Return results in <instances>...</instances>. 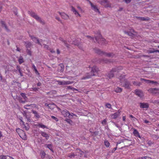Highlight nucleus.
I'll use <instances>...</instances> for the list:
<instances>
[{
    "label": "nucleus",
    "mask_w": 159,
    "mask_h": 159,
    "mask_svg": "<svg viewBox=\"0 0 159 159\" xmlns=\"http://www.w3.org/2000/svg\"><path fill=\"white\" fill-rule=\"evenodd\" d=\"M124 75H121L119 77V79L120 80V83H121L120 85L126 88H129V86L130 85V83L128 82L126 80H124Z\"/></svg>",
    "instance_id": "nucleus-1"
},
{
    "label": "nucleus",
    "mask_w": 159,
    "mask_h": 159,
    "mask_svg": "<svg viewBox=\"0 0 159 159\" xmlns=\"http://www.w3.org/2000/svg\"><path fill=\"white\" fill-rule=\"evenodd\" d=\"M29 13L31 16L34 18L42 24H44L45 23L44 21L42 19L36 14L32 11H29Z\"/></svg>",
    "instance_id": "nucleus-2"
},
{
    "label": "nucleus",
    "mask_w": 159,
    "mask_h": 159,
    "mask_svg": "<svg viewBox=\"0 0 159 159\" xmlns=\"http://www.w3.org/2000/svg\"><path fill=\"white\" fill-rule=\"evenodd\" d=\"M96 52L97 53L101 54L105 56L108 57H112L114 56V54L112 53H107L102 51L101 50L99 49H98L96 50Z\"/></svg>",
    "instance_id": "nucleus-3"
},
{
    "label": "nucleus",
    "mask_w": 159,
    "mask_h": 159,
    "mask_svg": "<svg viewBox=\"0 0 159 159\" xmlns=\"http://www.w3.org/2000/svg\"><path fill=\"white\" fill-rule=\"evenodd\" d=\"M98 68L96 66H93L92 68L91 71V75H90L88 76H87L85 78H84V79H88L91 77V76L94 75L95 73L98 72Z\"/></svg>",
    "instance_id": "nucleus-4"
},
{
    "label": "nucleus",
    "mask_w": 159,
    "mask_h": 159,
    "mask_svg": "<svg viewBox=\"0 0 159 159\" xmlns=\"http://www.w3.org/2000/svg\"><path fill=\"white\" fill-rule=\"evenodd\" d=\"M118 69L117 68L113 69L109 73H107V75L108 78L110 79L113 77L115 73H116V72H118Z\"/></svg>",
    "instance_id": "nucleus-5"
},
{
    "label": "nucleus",
    "mask_w": 159,
    "mask_h": 159,
    "mask_svg": "<svg viewBox=\"0 0 159 159\" xmlns=\"http://www.w3.org/2000/svg\"><path fill=\"white\" fill-rule=\"evenodd\" d=\"M99 2L101 5L106 7H110L111 6V4L107 0H102L100 1Z\"/></svg>",
    "instance_id": "nucleus-6"
},
{
    "label": "nucleus",
    "mask_w": 159,
    "mask_h": 159,
    "mask_svg": "<svg viewBox=\"0 0 159 159\" xmlns=\"http://www.w3.org/2000/svg\"><path fill=\"white\" fill-rule=\"evenodd\" d=\"M20 134H19L20 136L23 140H26L27 139V136L24 131L21 129H19Z\"/></svg>",
    "instance_id": "nucleus-7"
},
{
    "label": "nucleus",
    "mask_w": 159,
    "mask_h": 159,
    "mask_svg": "<svg viewBox=\"0 0 159 159\" xmlns=\"http://www.w3.org/2000/svg\"><path fill=\"white\" fill-rule=\"evenodd\" d=\"M30 37L31 39L33 40V41H34L35 43H37L39 44L42 45L41 43L43 41V40L42 39L40 40H39L36 38L30 35Z\"/></svg>",
    "instance_id": "nucleus-8"
},
{
    "label": "nucleus",
    "mask_w": 159,
    "mask_h": 159,
    "mask_svg": "<svg viewBox=\"0 0 159 159\" xmlns=\"http://www.w3.org/2000/svg\"><path fill=\"white\" fill-rule=\"evenodd\" d=\"M22 117L20 118V124L22 126H23V128H24L25 130H28L29 128V127L28 125L27 124V125H25L24 122L22 120Z\"/></svg>",
    "instance_id": "nucleus-9"
},
{
    "label": "nucleus",
    "mask_w": 159,
    "mask_h": 159,
    "mask_svg": "<svg viewBox=\"0 0 159 159\" xmlns=\"http://www.w3.org/2000/svg\"><path fill=\"white\" fill-rule=\"evenodd\" d=\"M140 107L142 108H148L149 107V104L147 102L140 103Z\"/></svg>",
    "instance_id": "nucleus-10"
},
{
    "label": "nucleus",
    "mask_w": 159,
    "mask_h": 159,
    "mask_svg": "<svg viewBox=\"0 0 159 159\" xmlns=\"http://www.w3.org/2000/svg\"><path fill=\"white\" fill-rule=\"evenodd\" d=\"M61 114L65 117L70 116V113L67 110H63L61 111Z\"/></svg>",
    "instance_id": "nucleus-11"
},
{
    "label": "nucleus",
    "mask_w": 159,
    "mask_h": 159,
    "mask_svg": "<svg viewBox=\"0 0 159 159\" xmlns=\"http://www.w3.org/2000/svg\"><path fill=\"white\" fill-rule=\"evenodd\" d=\"M120 112L118 111L117 112L113 114H112L110 115L111 118L113 119H116L118 116L120 115Z\"/></svg>",
    "instance_id": "nucleus-12"
},
{
    "label": "nucleus",
    "mask_w": 159,
    "mask_h": 159,
    "mask_svg": "<svg viewBox=\"0 0 159 159\" xmlns=\"http://www.w3.org/2000/svg\"><path fill=\"white\" fill-rule=\"evenodd\" d=\"M148 91L150 93H151L153 94H156L159 91V90L155 88H150Z\"/></svg>",
    "instance_id": "nucleus-13"
},
{
    "label": "nucleus",
    "mask_w": 159,
    "mask_h": 159,
    "mask_svg": "<svg viewBox=\"0 0 159 159\" xmlns=\"http://www.w3.org/2000/svg\"><path fill=\"white\" fill-rule=\"evenodd\" d=\"M36 106V105H35V104L26 105L24 106V108L27 109H31L34 107H35Z\"/></svg>",
    "instance_id": "nucleus-14"
},
{
    "label": "nucleus",
    "mask_w": 159,
    "mask_h": 159,
    "mask_svg": "<svg viewBox=\"0 0 159 159\" xmlns=\"http://www.w3.org/2000/svg\"><path fill=\"white\" fill-rule=\"evenodd\" d=\"M58 13L61 16L62 18L64 19H67L69 18V16L64 13H61L60 12H58Z\"/></svg>",
    "instance_id": "nucleus-15"
},
{
    "label": "nucleus",
    "mask_w": 159,
    "mask_h": 159,
    "mask_svg": "<svg viewBox=\"0 0 159 159\" xmlns=\"http://www.w3.org/2000/svg\"><path fill=\"white\" fill-rule=\"evenodd\" d=\"M71 11L77 17L81 16L80 14H79L78 11L73 7H71Z\"/></svg>",
    "instance_id": "nucleus-16"
},
{
    "label": "nucleus",
    "mask_w": 159,
    "mask_h": 159,
    "mask_svg": "<svg viewBox=\"0 0 159 159\" xmlns=\"http://www.w3.org/2000/svg\"><path fill=\"white\" fill-rule=\"evenodd\" d=\"M90 4L91 6L92 9L96 12H99V11L96 5H93L91 2H90Z\"/></svg>",
    "instance_id": "nucleus-17"
},
{
    "label": "nucleus",
    "mask_w": 159,
    "mask_h": 159,
    "mask_svg": "<svg viewBox=\"0 0 159 159\" xmlns=\"http://www.w3.org/2000/svg\"><path fill=\"white\" fill-rule=\"evenodd\" d=\"M40 133L42 136L44 137L46 139H48L49 138V135L45 132L43 131H41L40 132Z\"/></svg>",
    "instance_id": "nucleus-18"
},
{
    "label": "nucleus",
    "mask_w": 159,
    "mask_h": 159,
    "mask_svg": "<svg viewBox=\"0 0 159 159\" xmlns=\"http://www.w3.org/2000/svg\"><path fill=\"white\" fill-rule=\"evenodd\" d=\"M135 93L137 95L140 97H142L143 95L142 92L140 90H136Z\"/></svg>",
    "instance_id": "nucleus-19"
},
{
    "label": "nucleus",
    "mask_w": 159,
    "mask_h": 159,
    "mask_svg": "<svg viewBox=\"0 0 159 159\" xmlns=\"http://www.w3.org/2000/svg\"><path fill=\"white\" fill-rule=\"evenodd\" d=\"M45 105L48 107V108L51 109H53L56 107V105L53 103L47 104H45Z\"/></svg>",
    "instance_id": "nucleus-20"
},
{
    "label": "nucleus",
    "mask_w": 159,
    "mask_h": 159,
    "mask_svg": "<svg viewBox=\"0 0 159 159\" xmlns=\"http://www.w3.org/2000/svg\"><path fill=\"white\" fill-rule=\"evenodd\" d=\"M1 24L2 26L3 27H4L6 30L7 31H9V30L7 28V26L6 25L5 22L3 21H1Z\"/></svg>",
    "instance_id": "nucleus-21"
},
{
    "label": "nucleus",
    "mask_w": 159,
    "mask_h": 159,
    "mask_svg": "<svg viewBox=\"0 0 159 159\" xmlns=\"http://www.w3.org/2000/svg\"><path fill=\"white\" fill-rule=\"evenodd\" d=\"M78 154L75 153H70L68 154L67 156L70 158H72L76 156L79 155Z\"/></svg>",
    "instance_id": "nucleus-22"
},
{
    "label": "nucleus",
    "mask_w": 159,
    "mask_h": 159,
    "mask_svg": "<svg viewBox=\"0 0 159 159\" xmlns=\"http://www.w3.org/2000/svg\"><path fill=\"white\" fill-rule=\"evenodd\" d=\"M133 134H134V135L135 136H136L138 137L139 138H140V137L139 134V133L138 132V131L136 129H134Z\"/></svg>",
    "instance_id": "nucleus-23"
},
{
    "label": "nucleus",
    "mask_w": 159,
    "mask_h": 159,
    "mask_svg": "<svg viewBox=\"0 0 159 159\" xmlns=\"http://www.w3.org/2000/svg\"><path fill=\"white\" fill-rule=\"evenodd\" d=\"M32 113L34 114L36 117L37 118H39L40 117L39 115L36 111L32 110Z\"/></svg>",
    "instance_id": "nucleus-24"
},
{
    "label": "nucleus",
    "mask_w": 159,
    "mask_h": 159,
    "mask_svg": "<svg viewBox=\"0 0 159 159\" xmlns=\"http://www.w3.org/2000/svg\"><path fill=\"white\" fill-rule=\"evenodd\" d=\"M122 91V89L120 87H117L114 89V91L116 93H120Z\"/></svg>",
    "instance_id": "nucleus-25"
},
{
    "label": "nucleus",
    "mask_w": 159,
    "mask_h": 159,
    "mask_svg": "<svg viewBox=\"0 0 159 159\" xmlns=\"http://www.w3.org/2000/svg\"><path fill=\"white\" fill-rule=\"evenodd\" d=\"M32 67L33 68V69H34V70L35 71V73L38 75H39V73L38 72V71L36 68V67H35V65H34V64H32Z\"/></svg>",
    "instance_id": "nucleus-26"
},
{
    "label": "nucleus",
    "mask_w": 159,
    "mask_h": 159,
    "mask_svg": "<svg viewBox=\"0 0 159 159\" xmlns=\"http://www.w3.org/2000/svg\"><path fill=\"white\" fill-rule=\"evenodd\" d=\"M18 61L20 64L23 63L24 62L23 57L21 56H20L19 57Z\"/></svg>",
    "instance_id": "nucleus-27"
},
{
    "label": "nucleus",
    "mask_w": 159,
    "mask_h": 159,
    "mask_svg": "<svg viewBox=\"0 0 159 159\" xmlns=\"http://www.w3.org/2000/svg\"><path fill=\"white\" fill-rule=\"evenodd\" d=\"M25 46L26 48H29L32 46V44L30 42H26L25 43Z\"/></svg>",
    "instance_id": "nucleus-28"
},
{
    "label": "nucleus",
    "mask_w": 159,
    "mask_h": 159,
    "mask_svg": "<svg viewBox=\"0 0 159 159\" xmlns=\"http://www.w3.org/2000/svg\"><path fill=\"white\" fill-rule=\"evenodd\" d=\"M67 89H70L73 91L76 90L78 91L77 89L72 87V86H67Z\"/></svg>",
    "instance_id": "nucleus-29"
},
{
    "label": "nucleus",
    "mask_w": 159,
    "mask_h": 159,
    "mask_svg": "<svg viewBox=\"0 0 159 159\" xmlns=\"http://www.w3.org/2000/svg\"><path fill=\"white\" fill-rule=\"evenodd\" d=\"M38 126L40 127H41V128H42L43 129H44V128H47V127L45 125H44L42 124H38Z\"/></svg>",
    "instance_id": "nucleus-30"
},
{
    "label": "nucleus",
    "mask_w": 159,
    "mask_h": 159,
    "mask_svg": "<svg viewBox=\"0 0 159 159\" xmlns=\"http://www.w3.org/2000/svg\"><path fill=\"white\" fill-rule=\"evenodd\" d=\"M77 151L75 153L78 154L79 156L80 155H82L83 154V152L81 151L80 149H78L77 150Z\"/></svg>",
    "instance_id": "nucleus-31"
},
{
    "label": "nucleus",
    "mask_w": 159,
    "mask_h": 159,
    "mask_svg": "<svg viewBox=\"0 0 159 159\" xmlns=\"http://www.w3.org/2000/svg\"><path fill=\"white\" fill-rule=\"evenodd\" d=\"M47 147L51 151L53 152V150L52 149V145L51 144H46Z\"/></svg>",
    "instance_id": "nucleus-32"
},
{
    "label": "nucleus",
    "mask_w": 159,
    "mask_h": 159,
    "mask_svg": "<svg viewBox=\"0 0 159 159\" xmlns=\"http://www.w3.org/2000/svg\"><path fill=\"white\" fill-rule=\"evenodd\" d=\"M105 145L107 147H108L110 145V143L107 140H105L104 142Z\"/></svg>",
    "instance_id": "nucleus-33"
},
{
    "label": "nucleus",
    "mask_w": 159,
    "mask_h": 159,
    "mask_svg": "<svg viewBox=\"0 0 159 159\" xmlns=\"http://www.w3.org/2000/svg\"><path fill=\"white\" fill-rule=\"evenodd\" d=\"M138 19L141 20H148V18L143 17H139Z\"/></svg>",
    "instance_id": "nucleus-34"
},
{
    "label": "nucleus",
    "mask_w": 159,
    "mask_h": 159,
    "mask_svg": "<svg viewBox=\"0 0 159 159\" xmlns=\"http://www.w3.org/2000/svg\"><path fill=\"white\" fill-rule=\"evenodd\" d=\"M141 81H144L146 83H151V80H147L144 79H141Z\"/></svg>",
    "instance_id": "nucleus-35"
},
{
    "label": "nucleus",
    "mask_w": 159,
    "mask_h": 159,
    "mask_svg": "<svg viewBox=\"0 0 159 159\" xmlns=\"http://www.w3.org/2000/svg\"><path fill=\"white\" fill-rule=\"evenodd\" d=\"M46 155V153L44 152L43 151L41 153V158H44Z\"/></svg>",
    "instance_id": "nucleus-36"
},
{
    "label": "nucleus",
    "mask_w": 159,
    "mask_h": 159,
    "mask_svg": "<svg viewBox=\"0 0 159 159\" xmlns=\"http://www.w3.org/2000/svg\"><path fill=\"white\" fill-rule=\"evenodd\" d=\"M72 44L75 45H78L79 44V42L76 40L73 41L72 42Z\"/></svg>",
    "instance_id": "nucleus-37"
},
{
    "label": "nucleus",
    "mask_w": 159,
    "mask_h": 159,
    "mask_svg": "<svg viewBox=\"0 0 159 159\" xmlns=\"http://www.w3.org/2000/svg\"><path fill=\"white\" fill-rule=\"evenodd\" d=\"M105 106L106 107L108 108H111V105L109 103H107L105 104Z\"/></svg>",
    "instance_id": "nucleus-38"
},
{
    "label": "nucleus",
    "mask_w": 159,
    "mask_h": 159,
    "mask_svg": "<svg viewBox=\"0 0 159 159\" xmlns=\"http://www.w3.org/2000/svg\"><path fill=\"white\" fill-rule=\"evenodd\" d=\"M73 83V81H66V85H68L72 84Z\"/></svg>",
    "instance_id": "nucleus-39"
},
{
    "label": "nucleus",
    "mask_w": 159,
    "mask_h": 159,
    "mask_svg": "<svg viewBox=\"0 0 159 159\" xmlns=\"http://www.w3.org/2000/svg\"><path fill=\"white\" fill-rule=\"evenodd\" d=\"M21 94V96L22 97H23V98L25 100H26V98L27 97H26V96H25V93H21L20 94Z\"/></svg>",
    "instance_id": "nucleus-40"
},
{
    "label": "nucleus",
    "mask_w": 159,
    "mask_h": 159,
    "mask_svg": "<svg viewBox=\"0 0 159 159\" xmlns=\"http://www.w3.org/2000/svg\"><path fill=\"white\" fill-rule=\"evenodd\" d=\"M66 121L67 123H68L72 125L73 124L72 121L70 119H67L66 120Z\"/></svg>",
    "instance_id": "nucleus-41"
},
{
    "label": "nucleus",
    "mask_w": 159,
    "mask_h": 159,
    "mask_svg": "<svg viewBox=\"0 0 159 159\" xmlns=\"http://www.w3.org/2000/svg\"><path fill=\"white\" fill-rule=\"evenodd\" d=\"M86 37H87L90 41H93L94 40V38L90 36H86Z\"/></svg>",
    "instance_id": "nucleus-42"
},
{
    "label": "nucleus",
    "mask_w": 159,
    "mask_h": 159,
    "mask_svg": "<svg viewBox=\"0 0 159 159\" xmlns=\"http://www.w3.org/2000/svg\"><path fill=\"white\" fill-rule=\"evenodd\" d=\"M23 115L27 119L28 121L30 122V118L27 117L26 116V113L25 112L23 114Z\"/></svg>",
    "instance_id": "nucleus-43"
},
{
    "label": "nucleus",
    "mask_w": 159,
    "mask_h": 159,
    "mask_svg": "<svg viewBox=\"0 0 159 159\" xmlns=\"http://www.w3.org/2000/svg\"><path fill=\"white\" fill-rule=\"evenodd\" d=\"M124 33L125 34H127L129 36H131L132 35V34L131 33L126 31H125Z\"/></svg>",
    "instance_id": "nucleus-44"
},
{
    "label": "nucleus",
    "mask_w": 159,
    "mask_h": 159,
    "mask_svg": "<svg viewBox=\"0 0 159 159\" xmlns=\"http://www.w3.org/2000/svg\"><path fill=\"white\" fill-rule=\"evenodd\" d=\"M102 124L103 125H105L107 123V120L106 119L104 120L102 122Z\"/></svg>",
    "instance_id": "nucleus-45"
},
{
    "label": "nucleus",
    "mask_w": 159,
    "mask_h": 159,
    "mask_svg": "<svg viewBox=\"0 0 159 159\" xmlns=\"http://www.w3.org/2000/svg\"><path fill=\"white\" fill-rule=\"evenodd\" d=\"M7 156L4 155H1L0 156V157L1 159H6L7 158Z\"/></svg>",
    "instance_id": "nucleus-46"
},
{
    "label": "nucleus",
    "mask_w": 159,
    "mask_h": 159,
    "mask_svg": "<svg viewBox=\"0 0 159 159\" xmlns=\"http://www.w3.org/2000/svg\"><path fill=\"white\" fill-rule=\"evenodd\" d=\"M51 117L52 118L54 119L56 121H57L58 120V119L54 116H51Z\"/></svg>",
    "instance_id": "nucleus-47"
},
{
    "label": "nucleus",
    "mask_w": 159,
    "mask_h": 159,
    "mask_svg": "<svg viewBox=\"0 0 159 159\" xmlns=\"http://www.w3.org/2000/svg\"><path fill=\"white\" fill-rule=\"evenodd\" d=\"M156 50L154 49H153V50H150L148 51V52L149 53H153L156 52Z\"/></svg>",
    "instance_id": "nucleus-48"
},
{
    "label": "nucleus",
    "mask_w": 159,
    "mask_h": 159,
    "mask_svg": "<svg viewBox=\"0 0 159 159\" xmlns=\"http://www.w3.org/2000/svg\"><path fill=\"white\" fill-rule=\"evenodd\" d=\"M133 84H134L136 85H139L140 84V83H138L135 81L134 82Z\"/></svg>",
    "instance_id": "nucleus-49"
},
{
    "label": "nucleus",
    "mask_w": 159,
    "mask_h": 159,
    "mask_svg": "<svg viewBox=\"0 0 159 159\" xmlns=\"http://www.w3.org/2000/svg\"><path fill=\"white\" fill-rule=\"evenodd\" d=\"M98 36H99V38L100 39V40H101L103 41H104L105 40V39H104L100 38L101 37V36L100 34H98Z\"/></svg>",
    "instance_id": "nucleus-50"
},
{
    "label": "nucleus",
    "mask_w": 159,
    "mask_h": 159,
    "mask_svg": "<svg viewBox=\"0 0 159 159\" xmlns=\"http://www.w3.org/2000/svg\"><path fill=\"white\" fill-rule=\"evenodd\" d=\"M148 144L149 146H151L153 144V143L152 141H148Z\"/></svg>",
    "instance_id": "nucleus-51"
},
{
    "label": "nucleus",
    "mask_w": 159,
    "mask_h": 159,
    "mask_svg": "<svg viewBox=\"0 0 159 159\" xmlns=\"http://www.w3.org/2000/svg\"><path fill=\"white\" fill-rule=\"evenodd\" d=\"M57 82L58 83V84H59L61 85H63V83H62V81H58Z\"/></svg>",
    "instance_id": "nucleus-52"
},
{
    "label": "nucleus",
    "mask_w": 159,
    "mask_h": 159,
    "mask_svg": "<svg viewBox=\"0 0 159 159\" xmlns=\"http://www.w3.org/2000/svg\"><path fill=\"white\" fill-rule=\"evenodd\" d=\"M56 19H57L58 21L61 22V20L59 17L56 16L55 17Z\"/></svg>",
    "instance_id": "nucleus-53"
},
{
    "label": "nucleus",
    "mask_w": 159,
    "mask_h": 159,
    "mask_svg": "<svg viewBox=\"0 0 159 159\" xmlns=\"http://www.w3.org/2000/svg\"><path fill=\"white\" fill-rule=\"evenodd\" d=\"M129 117L131 118H133V120H136V118L135 117H134V116H132V115H130L129 116Z\"/></svg>",
    "instance_id": "nucleus-54"
},
{
    "label": "nucleus",
    "mask_w": 159,
    "mask_h": 159,
    "mask_svg": "<svg viewBox=\"0 0 159 159\" xmlns=\"http://www.w3.org/2000/svg\"><path fill=\"white\" fill-rule=\"evenodd\" d=\"M131 0H125V1L126 3H128L131 2Z\"/></svg>",
    "instance_id": "nucleus-55"
},
{
    "label": "nucleus",
    "mask_w": 159,
    "mask_h": 159,
    "mask_svg": "<svg viewBox=\"0 0 159 159\" xmlns=\"http://www.w3.org/2000/svg\"><path fill=\"white\" fill-rule=\"evenodd\" d=\"M112 122L113 123L114 125L116 127H117V128H119V126L116 123H114V122H113V121Z\"/></svg>",
    "instance_id": "nucleus-56"
},
{
    "label": "nucleus",
    "mask_w": 159,
    "mask_h": 159,
    "mask_svg": "<svg viewBox=\"0 0 159 159\" xmlns=\"http://www.w3.org/2000/svg\"><path fill=\"white\" fill-rule=\"evenodd\" d=\"M17 69L19 71H20V67L18 66H17Z\"/></svg>",
    "instance_id": "nucleus-57"
},
{
    "label": "nucleus",
    "mask_w": 159,
    "mask_h": 159,
    "mask_svg": "<svg viewBox=\"0 0 159 159\" xmlns=\"http://www.w3.org/2000/svg\"><path fill=\"white\" fill-rule=\"evenodd\" d=\"M157 83V82L154 81H151V83H152V84H156Z\"/></svg>",
    "instance_id": "nucleus-58"
},
{
    "label": "nucleus",
    "mask_w": 159,
    "mask_h": 159,
    "mask_svg": "<svg viewBox=\"0 0 159 159\" xmlns=\"http://www.w3.org/2000/svg\"><path fill=\"white\" fill-rule=\"evenodd\" d=\"M123 120L124 121H125V119H126V116H123L122 118Z\"/></svg>",
    "instance_id": "nucleus-59"
},
{
    "label": "nucleus",
    "mask_w": 159,
    "mask_h": 159,
    "mask_svg": "<svg viewBox=\"0 0 159 159\" xmlns=\"http://www.w3.org/2000/svg\"><path fill=\"white\" fill-rule=\"evenodd\" d=\"M62 83L63 85H66V80H63Z\"/></svg>",
    "instance_id": "nucleus-60"
},
{
    "label": "nucleus",
    "mask_w": 159,
    "mask_h": 159,
    "mask_svg": "<svg viewBox=\"0 0 159 159\" xmlns=\"http://www.w3.org/2000/svg\"><path fill=\"white\" fill-rule=\"evenodd\" d=\"M148 158L147 157H142V159H147V158Z\"/></svg>",
    "instance_id": "nucleus-61"
},
{
    "label": "nucleus",
    "mask_w": 159,
    "mask_h": 159,
    "mask_svg": "<svg viewBox=\"0 0 159 159\" xmlns=\"http://www.w3.org/2000/svg\"><path fill=\"white\" fill-rule=\"evenodd\" d=\"M57 54H59L60 53V52L58 49H57Z\"/></svg>",
    "instance_id": "nucleus-62"
},
{
    "label": "nucleus",
    "mask_w": 159,
    "mask_h": 159,
    "mask_svg": "<svg viewBox=\"0 0 159 159\" xmlns=\"http://www.w3.org/2000/svg\"><path fill=\"white\" fill-rule=\"evenodd\" d=\"M41 84L40 82H39L37 84V85L38 86H41Z\"/></svg>",
    "instance_id": "nucleus-63"
},
{
    "label": "nucleus",
    "mask_w": 159,
    "mask_h": 159,
    "mask_svg": "<svg viewBox=\"0 0 159 159\" xmlns=\"http://www.w3.org/2000/svg\"><path fill=\"white\" fill-rule=\"evenodd\" d=\"M70 116H76V115L74 114L73 113H71V114H70Z\"/></svg>",
    "instance_id": "nucleus-64"
}]
</instances>
